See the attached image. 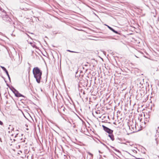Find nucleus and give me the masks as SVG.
<instances>
[{
	"label": "nucleus",
	"mask_w": 159,
	"mask_h": 159,
	"mask_svg": "<svg viewBox=\"0 0 159 159\" xmlns=\"http://www.w3.org/2000/svg\"><path fill=\"white\" fill-rule=\"evenodd\" d=\"M33 73L34 77L35 78L36 82L39 84L41 82L42 74V71L38 67H34L33 70Z\"/></svg>",
	"instance_id": "f257e3e1"
},
{
	"label": "nucleus",
	"mask_w": 159,
	"mask_h": 159,
	"mask_svg": "<svg viewBox=\"0 0 159 159\" xmlns=\"http://www.w3.org/2000/svg\"><path fill=\"white\" fill-rule=\"evenodd\" d=\"M2 12V17L3 20L6 22H11L12 21V20L6 14L5 11Z\"/></svg>",
	"instance_id": "f03ea898"
},
{
	"label": "nucleus",
	"mask_w": 159,
	"mask_h": 159,
	"mask_svg": "<svg viewBox=\"0 0 159 159\" xmlns=\"http://www.w3.org/2000/svg\"><path fill=\"white\" fill-rule=\"evenodd\" d=\"M104 130L108 134H110V133H113V130L109 128L106 127L104 125H102V126Z\"/></svg>",
	"instance_id": "7ed1b4c3"
},
{
	"label": "nucleus",
	"mask_w": 159,
	"mask_h": 159,
	"mask_svg": "<svg viewBox=\"0 0 159 159\" xmlns=\"http://www.w3.org/2000/svg\"><path fill=\"white\" fill-rule=\"evenodd\" d=\"M1 68L5 72L6 74H7V75L8 76V78L10 81H11V79L10 77V75L9 74L7 70L6 69L4 66H1Z\"/></svg>",
	"instance_id": "20e7f679"
},
{
	"label": "nucleus",
	"mask_w": 159,
	"mask_h": 159,
	"mask_svg": "<svg viewBox=\"0 0 159 159\" xmlns=\"http://www.w3.org/2000/svg\"><path fill=\"white\" fill-rule=\"evenodd\" d=\"M14 94L15 96L17 97H22L25 98L24 95L20 93L17 90L14 93Z\"/></svg>",
	"instance_id": "39448f33"
},
{
	"label": "nucleus",
	"mask_w": 159,
	"mask_h": 159,
	"mask_svg": "<svg viewBox=\"0 0 159 159\" xmlns=\"http://www.w3.org/2000/svg\"><path fill=\"white\" fill-rule=\"evenodd\" d=\"M106 26H107V27L111 31H112L114 33L116 34H120V33L117 31L115 30L113 28H112V27H111L110 26H109V25H106Z\"/></svg>",
	"instance_id": "423d86ee"
},
{
	"label": "nucleus",
	"mask_w": 159,
	"mask_h": 159,
	"mask_svg": "<svg viewBox=\"0 0 159 159\" xmlns=\"http://www.w3.org/2000/svg\"><path fill=\"white\" fill-rule=\"evenodd\" d=\"M108 136L111 139L112 141H113L114 140L115 138L113 134V133L109 134H108Z\"/></svg>",
	"instance_id": "0eeeda50"
},
{
	"label": "nucleus",
	"mask_w": 159,
	"mask_h": 159,
	"mask_svg": "<svg viewBox=\"0 0 159 159\" xmlns=\"http://www.w3.org/2000/svg\"><path fill=\"white\" fill-rule=\"evenodd\" d=\"M87 153L89 154V155L91 156V159H93V155L89 152H88Z\"/></svg>",
	"instance_id": "6e6552de"
},
{
	"label": "nucleus",
	"mask_w": 159,
	"mask_h": 159,
	"mask_svg": "<svg viewBox=\"0 0 159 159\" xmlns=\"http://www.w3.org/2000/svg\"><path fill=\"white\" fill-rule=\"evenodd\" d=\"M67 51L70 52H73V53H79V52H75V51H72L70 50H67Z\"/></svg>",
	"instance_id": "1a4fd4ad"
},
{
	"label": "nucleus",
	"mask_w": 159,
	"mask_h": 159,
	"mask_svg": "<svg viewBox=\"0 0 159 159\" xmlns=\"http://www.w3.org/2000/svg\"><path fill=\"white\" fill-rule=\"evenodd\" d=\"M155 140L156 141L157 144V145L158 143V138H156L155 139Z\"/></svg>",
	"instance_id": "9d476101"
},
{
	"label": "nucleus",
	"mask_w": 159,
	"mask_h": 159,
	"mask_svg": "<svg viewBox=\"0 0 159 159\" xmlns=\"http://www.w3.org/2000/svg\"><path fill=\"white\" fill-rule=\"evenodd\" d=\"M13 89L12 90V92L14 94V93H15L16 91L17 90L15 88H13Z\"/></svg>",
	"instance_id": "9b49d317"
},
{
	"label": "nucleus",
	"mask_w": 159,
	"mask_h": 159,
	"mask_svg": "<svg viewBox=\"0 0 159 159\" xmlns=\"http://www.w3.org/2000/svg\"><path fill=\"white\" fill-rule=\"evenodd\" d=\"M13 89L12 90V92L14 94V93H15L16 91L17 90L15 88H13Z\"/></svg>",
	"instance_id": "f8f14e48"
},
{
	"label": "nucleus",
	"mask_w": 159,
	"mask_h": 159,
	"mask_svg": "<svg viewBox=\"0 0 159 159\" xmlns=\"http://www.w3.org/2000/svg\"><path fill=\"white\" fill-rule=\"evenodd\" d=\"M114 150L117 152H118L119 153H120V151L116 149V148H115Z\"/></svg>",
	"instance_id": "ddd939ff"
},
{
	"label": "nucleus",
	"mask_w": 159,
	"mask_h": 159,
	"mask_svg": "<svg viewBox=\"0 0 159 159\" xmlns=\"http://www.w3.org/2000/svg\"><path fill=\"white\" fill-rule=\"evenodd\" d=\"M9 88L11 90V91L13 89V88H14L12 86H11L9 87Z\"/></svg>",
	"instance_id": "4468645a"
},
{
	"label": "nucleus",
	"mask_w": 159,
	"mask_h": 159,
	"mask_svg": "<svg viewBox=\"0 0 159 159\" xmlns=\"http://www.w3.org/2000/svg\"><path fill=\"white\" fill-rule=\"evenodd\" d=\"M32 46L34 48H36V45L35 44H33V45H32Z\"/></svg>",
	"instance_id": "2eb2a0df"
},
{
	"label": "nucleus",
	"mask_w": 159,
	"mask_h": 159,
	"mask_svg": "<svg viewBox=\"0 0 159 159\" xmlns=\"http://www.w3.org/2000/svg\"><path fill=\"white\" fill-rule=\"evenodd\" d=\"M3 124V122L0 120V125H2Z\"/></svg>",
	"instance_id": "dca6fc26"
},
{
	"label": "nucleus",
	"mask_w": 159,
	"mask_h": 159,
	"mask_svg": "<svg viewBox=\"0 0 159 159\" xmlns=\"http://www.w3.org/2000/svg\"><path fill=\"white\" fill-rule=\"evenodd\" d=\"M22 153V151H20L18 153V154H20V153Z\"/></svg>",
	"instance_id": "f3484780"
},
{
	"label": "nucleus",
	"mask_w": 159,
	"mask_h": 159,
	"mask_svg": "<svg viewBox=\"0 0 159 159\" xmlns=\"http://www.w3.org/2000/svg\"><path fill=\"white\" fill-rule=\"evenodd\" d=\"M111 147L114 150H115V148H115L114 147H112V146H111Z\"/></svg>",
	"instance_id": "a211bd4d"
},
{
	"label": "nucleus",
	"mask_w": 159,
	"mask_h": 159,
	"mask_svg": "<svg viewBox=\"0 0 159 159\" xmlns=\"http://www.w3.org/2000/svg\"><path fill=\"white\" fill-rule=\"evenodd\" d=\"M18 134H17L15 136V138H16L17 137V135Z\"/></svg>",
	"instance_id": "6ab92c4d"
},
{
	"label": "nucleus",
	"mask_w": 159,
	"mask_h": 159,
	"mask_svg": "<svg viewBox=\"0 0 159 159\" xmlns=\"http://www.w3.org/2000/svg\"><path fill=\"white\" fill-rule=\"evenodd\" d=\"M0 142H2V139L1 138H0Z\"/></svg>",
	"instance_id": "aec40b11"
},
{
	"label": "nucleus",
	"mask_w": 159,
	"mask_h": 159,
	"mask_svg": "<svg viewBox=\"0 0 159 159\" xmlns=\"http://www.w3.org/2000/svg\"><path fill=\"white\" fill-rule=\"evenodd\" d=\"M3 78L4 79V80L5 82L6 83H7V81H6V80H5V78H4V77H3Z\"/></svg>",
	"instance_id": "412c9836"
},
{
	"label": "nucleus",
	"mask_w": 159,
	"mask_h": 159,
	"mask_svg": "<svg viewBox=\"0 0 159 159\" xmlns=\"http://www.w3.org/2000/svg\"><path fill=\"white\" fill-rule=\"evenodd\" d=\"M7 86H8L9 87H10V86H9V85L7 83Z\"/></svg>",
	"instance_id": "4be33fe9"
},
{
	"label": "nucleus",
	"mask_w": 159,
	"mask_h": 159,
	"mask_svg": "<svg viewBox=\"0 0 159 159\" xmlns=\"http://www.w3.org/2000/svg\"><path fill=\"white\" fill-rule=\"evenodd\" d=\"M7 86H8L9 87H10V86H9V85L7 83Z\"/></svg>",
	"instance_id": "5701e85b"
},
{
	"label": "nucleus",
	"mask_w": 159,
	"mask_h": 159,
	"mask_svg": "<svg viewBox=\"0 0 159 159\" xmlns=\"http://www.w3.org/2000/svg\"><path fill=\"white\" fill-rule=\"evenodd\" d=\"M84 66H87L88 65L87 64H85V65H84Z\"/></svg>",
	"instance_id": "b1692460"
},
{
	"label": "nucleus",
	"mask_w": 159,
	"mask_h": 159,
	"mask_svg": "<svg viewBox=\"0 0 159 159\" xmlns=\"http://www.w3.org/2000/svg\"><path fill=\"white\" fill-rule=\"evenodd\" d=\"M13 141L14 142L15 141H16V140H15V139H14L13 140Z\"/></svg>",
	"instance_id": "393cba45"
},
{
	"label": "nucleus",
	"mask_w": 159,
	"mask_h": 159,
	"mask_svg": "<svg viewBox=\"0 0 159 159\" xmlns=\"http://www.w3.org/2000/svg\"><path fill=\"white\" fill-rule=\"evenodd\" d=\"M113 124L115 125L116 124V123L115 122H114Z\"/></svg>",
	"instance_id": "a878e982"
},
{
	"label": "nucleus",
	"mask_w": 159,
	"mask_h": 159,
	"mask_svg": "<svg viewBox=\"0 0 159 159\" xmlns=\"http://www.w3.org/2000/svg\"><path fill=\"white\" fill-rule=\"evenodd\" d=\"M14 128H13L12 129H11V130H14Z\"/></svg>",
	"instance_id": "bb28decb"
},
{
	"label": "nucleus",
	"mask_w": 159,
	"mask_h": 159,
	"mask_svg": "<svg viewBox=\"0 0 159 159\" xmlns=\"http://www.w3.org/2000/svg\"><path fill=\"white\" fill-rule=\"evenodd\" d=\"M83 94H84V93H84V92H83Z\"/></svg>",
	"instance_id": "cd10ccee"
},
{
	"label": "nucleus",
	"mask_w": 159,
	"mask_h": 159,
	"mask_svg": "<svg viewBox=\"0 0 159 159\" xmlns=\"http://www.w3.org/2000/svg\"><path fill=\"white\" fill-rule=\"evenodd\" d=\"M13 134H12L11 136H13Z\"/></svg>",
	"instance_id": "c85d7f7f"
}]
</instances>
